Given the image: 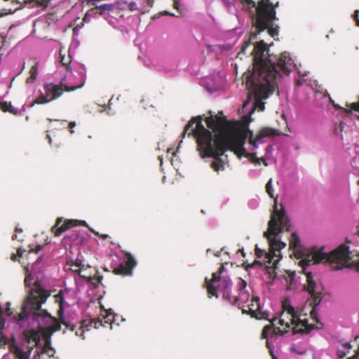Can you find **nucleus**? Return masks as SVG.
I'll return each instance as SVG.
<instances>
[{
  "label": "nucleus",
  "mask_w": 359,
  "mask_h": 359,
  "mask_svg": "<svg viewBox=\"0 0 359 359\" xmlns=\"http://www.w3.org/2000/svg\"><path fill=\"white\" fill-rule=\"evenodd\" d=\"M348 359H359V351L352 357L348 358Z\"/></svg>",
  "instance_id": "obj_31"
},
{
  "label": "nucleus",
  "mask_w": 359,
  "mask_h": 359,
  "mask_svg": "<svg viewBox=\"0 0 359 359\" xmlns=\"http://www.w3.org/2000/svg\"><path fill=\"white\" fill-rule=\"evenodd\" d=\"M214 255L215 257H219L220 256V252H217L214 253Z\"/></svg>",
  "instance_id": "obj_35"
},
{
  "label": "nucleus",
  "mask_w": 359,
  "mask_h": 359,
  "mask_svg": "<svg viewBox=\"0 0 359 359\" xmlns=\"http://www.w3.org/2000/svg\"><path fill=\"white\" fill-rule=\"evenodd\" d=\"M358 17H359V11L357 10V11H355V13H354V18H355V20L356 21L357 26H359V18H358Z\"/></svg>",
  "instance_id": "obj_28"
},
{
  "label": "nucleus",
  "mask_w": 359,
  "mask_h": 359,
  "mask_svg": "<svg viewBox=\"0 0 359 359\" xmlns=\"http://www.w3.org/2000/svg\"><path fill=\"white\" fill-rule=\"evenodd\" d=\"M72 267V270L74 272L78 273L81 278H85L90 281V276L87 274V269H83V266H81V262L79 259H76L75 264H73Z\"/></svg>",
  "instance_id": "obj_16"
},
{
  "label": "nucleus",
  "mask_w": 359,
  "mask_h": 359,
  "mask_svg": "<svg viewBox=\"0 0 359 359\" xmlns=\"http://www.w3.org/2000/svg\"><path fill=\"white\" fill-rule=\"evenodd\" d=\"M54 297H55V302L60 306L59 313H60L64 312L65 309L69 306V291L67 290H60L58 292V294L55 295ZM60 318L62 320V322L64 324H65L63 322L62 318L60 314Z\"/></svg>",
  "instance_id": "obj_13"
},
{
  "label": "nucleus",
  "mask_w": 359,
  "mask_h": 359,
  "mask_svg": "<svg viewBox=\"0 0 359 359\" xmlns=\"http://www.w3.org/2000/svg\"><path fill=\"white\" fill-rule=\"evenodd\" d=\"M76 126V122L74 121H71L69 123V131L71 133H74V128Z\"/></svg>",
  "instance_id": "obj_27"
},
{
  "label": "nucleus",
  "mask_w": 359,
  "mask_h": 359,
  "mask_svg": "<svg viewBox=\"0 0 359 359\" xmlns=\"http://www.w3.org/2000/svg\"><path fill=\"white\" fill-rule=\"evenodd\" d=\"M62 90L58 86L53 83H46L43 89L39 91V96L36 99L34 104H46L50 102L62 95Z\"/></svg>",
  "instance_id": "obj_10"
},
{
  "label": "nucleus",
  "mask_w": 359,
  "mask_h": 359,
  "mask_svg": "<svg viewBox=\"0 0 359 359\" xmlns=\"http://www.w3.org/2000/svg\"><path fill=\"white\" fill-rule=\"evenodd\" d=\"M257 37V33L251 32L250 38L243 45L241 50L238 52V55H240L242 53H245L246 49L252 44V41L255 40Z\"/></svg>",
  "instance_id": "obj_18"
},
{
  "label": "nucleus",
  "mask_w": 359,
  "mask_h": 359,
  "mask_svg": "<svg viewBox=\"0 0 359 359\" xmlns=\"http://www.w3.org/2000/svg\"><path fill=\"white\" fill-rule=\"evenodd\" d=\"M346 107H348L346 109V111H359V102H353L351 104H346Z\"/></svg>",
  "instance_id": "obj_22"
},
{
  "label": "nucleus",
  "mask_w": 359,
  "mask_h": 359,
  "mask_svg": "<svg viewBox=\"0 0 359 359\" xmlns=\"http://www.w3.org/2000/svg\"><path fill=\"white\" fill-rule=\"evenodd\" d=\"M23 252L24 250H22L21 248H18L17 251V255L19 257H22Z\"/></svg>",
  "instance_id": "obj_32"
},
{
  "label": "nucleus",
  "mask_w": 359,
  "mask_h": 359,
  "mask_svg": "<svg viewBox=\"0 0 359 359\" xmlns=\"http://www.w3.org/2000/svg\"><path fill=\"white\" fill-rule=\"evenodd\" d=\"M96 9L101 11L100 14H102L104 11H111L114 8V6L111 4H104L95 7Z\"/></svg>",
  "instance_id": "obj_21"
},
{
  "label": "nucleus",
  "mask_w": 359,
  "mask_h": 359,
  "mask_svg": "<svg viewBox=\"0 0 359 359\" xmlns=\"http://www.w3.org/2000/svg\"><path fill=\"white\" fill-rule=\"evenodd\" d=\"M205 123L215 133L214 136L202 124L201 116L193 118L186 125L182 136L184 137L187 134L196 138L201 157L214 159L210 166L215 172L224 170V165L228 162L227 155L224 153L227 151H232L239 159L243 156L250 158L256 165L262 162L267 166L276 163V158L272 154L273 148L271 145L266 147L265 155L261 158L256 156L255 151L266 142V139L278 135V130L266 127L256 134L250 130L241 131L231 128L224 117L212 114L205 118Z\"/></svg>",
  "instance_id": "obj_1"
},
{
  "label": "nucleus",
  "mask_w": 359,
  "mask_h": 359,
  "mask_svg": "<svg viewBox=\"0 0 359 359\" xmlns=\"http://www.w3.org/2000/svg\"><path fill=\"white\" fill-rule=\"evenodd\" d=\"M161 15H172V16H175V14L171 13H170V12H168V11H163V12H162V13H161Z\"/></svg>",
  "instance_id": "obj_33"
},
{
  "label": "nucleus",
  "mask_w": 359,
  "mask_h": 359,
  "mask_svg": "<svg viewBox=\"0 0 359 359\" xmlns=\"http://www.w3.org/2000/svg\"><path fill=\"white\" fill-rule=\"evenodd\" d=\"M16 257V255H13V259L15 260Z\"/></svg>",
  "instance_id": "obj_37"
},
{
  "label": "nucleus",
  "mask_w": 359,
  "mask_h": 359,
  "mask_svg": "<svg viewBox=\"0 0 359 359\" xmlns=\"http://www.w3.org/2000/svg\"><path fill=\"white\" fill-rule=\"evenodd\" d=\"M264 41L257 43L253 48L254 67L252 72L245 74V86L248 90L247 101L243 104L240 114L244 124L252 121L251 116L255 110L264 109V102L277 87L279 71L289 74L296 67L289 53H283L278 58L267 55Z\"/></svg>",
  "instance_id": "obj_3"
},
{
  "label": "nucleus",
  "mask_w": 359,
  "mask_h": 359,
  "mask_svg": "<svg viewBox=\"0 0 359 359\" xmlns=\"http://www.w3.org/2000/svg\"><path fill=\"white\" fill-rule=\"evenodd\" d=\"M273 20H272V21L271 22V23L269 24V25L267 27H266L264 29H268V32H269V34L271 36H273H273H277V35H278V30H277L276 29H275V28H272V27H271V26H272V22H273Z\"/></svg>",
  "instance_id": "obj_23"
},
{
  "label": "nucleus",
  "mask_w": 359,
  "mask_h": 359,
  "mask_svg": "<svg viewBox=\"0 0 359 359\" xmlns=\"http://www.w3.org/2000/svg\"><path fill=\"white\" fill-rule=\"evenodd\" d=\"M8 111L15 115L18 114V110L17 109H15V107H13V106H12V108L9 109Z\"/></svg>",
  "instance_id": "obj_30"
},
{
  "label": "nucleus",
  "mask_w": 359,
  "mask_h": 359,
  "mask_svg": "<svg viewBox=\"0 0 359 359\" xmlns=\"http://www.w3.org/2000/svg\"><path fill=\"white\" fill-rule=\"evenodd\" d=\"M290 249L292 250L294 256L299 259V265L304 273L306 281L305 288L316 300L318 298L319 292L317 291V285L312 273L307 271V267L311 264L334 262L343 267L359 271L358 255L351 252L349 247L346 245L339 246L330 254L323 252V250L310 251L303 248L298 235L292 233L290 240Z\"/></svg>",
  "instance_id": "obj_4"
},
{
  "label": "nucleus",
  "mask_w": 359,
  "mask_h": 359,
  "mask_svg": "<svg viewBox=\"0 0 359 359\" xmlns=\"http://www.w3.org/2000/svg\"><path fill=\"white\" fill-rule=\"evenodd\" d=\"M238 294L234 296L231 304L236 305L243 313H249L257 319H265L270 322L262 331V337L266 339V346L272 356L273 354L272 341L278 334L283 335L287 332L308 333L314 327V323L318 322L316 312L311 304L297 308L291 305L288 300L283 303V311L278 317L270 318L271 313L263 311L258 297L251 295L246 289L247 283L239 278L237 282Z\"/></svg>",
  "instance_id": "obj_2"
},
{
  "label": "nucleus",
  "mask_w": 359,
  "mask_h": 359,
  "mask_svg": "<svg viewBox=\"0 0 359 359\" xmlns=\"http://www.w3.org/2000/svg\"><path fill=\"white\" fill-rule=\"evenodd\" d=\"M100 313V316L97 318H92L88 324H85V323L82 325L81 327L79 328L78 331H76V334L77 336L82 337L84 339V330H83V327H91L95 329L99 328L100 326L106 327L107 325L110 326V329L112 328V323H114V319L115 316L111 311V309L106 310L103 309Z\"/></svg>",
  "instance_id": "obj_9"
},
{
  "label": "nucleus",
  "mask_w": 359,
  "mask_h": 359,
  "mask_svg": "<svg viewBox=\"0 0 359 359\" xmlns=\"http://www.w3.org/2000/svg\"><path fill=\"white\" fill-rule=\"evenodd\" d=\"M130 11H135L138 10V6L135 2H130L128 5Z\"/></svg>",
  "instance_id": "obj_26"
},
{
  "label": "nucleus",
  "mask_w": 359,
  "mask_h": 359,
  "mask_svg": "<svg viewBox=\"0 0 359 359\" xmlns=\"http://www.w3.org/2000/svg\"><path fill=\"white\" fill-rule=\"evenodd\" d=\"M210 252V250H207V253L208 254Z\"/></svg>",
  "instance_id": "obj_38"
},
{
  "label": "nucleus",
  "mask_w": 359,
  "mask_h": 359,
  "mask_svg": "<svg viewBox=\"0 0 359 359\" xmlns=\"http://www.w3.org/2000/svg\"><path fill=\"white\" fill-rule=\"evenodd\" d=\"M42 352L47 354L50 357H53L55 353V350L51 346L50 343L48 340L46 341V343L43 347Z\"/></svg>",
  "instance_id": "obj_20"
},
{
  "label": "nucleus",
  "mask_w": 359,
  "mask_h": 359,
  "mask_svg": "<svg viewBox=\"0 0 359 359\" xmlns=\"http://www.w3.org/2000/svg\"><path fill=\"white\" fill-rule=\"evenodd\" d=\"M222 86V79L219 76H217L216 78V83L215 84H212L210 82H208L206 85V89L210 93H214L219 89H221Z\"/></svg>",
  "instance_id": "obj_17"
},
{
  "label": "nucleus",
  "mask_w": 359,
  "mask_h": 359,
  "mask_svg": "<svg viewBox=\"0 0 359 359\" xmlns=\"http://www.w3.org/2000/svg\"><path fill=\"white\" fill-rule=\"evenodd\" d=\"M136 265L137 262L134 257L130 253L126 252L123 262L115 271L117 273L123 276H131L133 274V269Z\"/></svg>",
  "instance_id": "obj_11"
},
{
  "label": "nucleus",
  "mask_w": 359,
  "mask_h": 359,
  "mask_svg": "<svg viewBox=\"0 0 359 359\" xmlns=\"http://www.w3.org/2000/svg\"><path fill=\"white\" fill-rule=\"evenodd\" d=\"M173 6L175 9L180 11V13H182L183 9L179 0H173Z\"/></svg>",
  "instance_id": "obj_24"
},
{
  "label": "nucleus",
  "mask_w": 359,
  "mask_h": 359,
  "mask_svg": "<svg viewBox=\"0 0 359 359\" xmlns=\"http://www.w3.org/2000/svg\"><path fill=\"white\" fill-rule=\"evenodd\" d=\"M1 108L4 111H8L10 108H12L11 103L4 102L1 104Z\"/></svg>",
  "instance_id": "obj_25"
},
{
  "label": "nucleus",
  "mask_w": 359,
  "mask_h": 359,
  "mask_svg": "<svg viewBox=\"0 0 359 359\" xmlns=\"http://www.w3.org/2000/svg\"><path fill=\"white\" fill-rule=\"evenodd\" d=\"M41 245H38V246H36L35 250H34L32 248L30 249V250L29 251V254L31 253V252H33L37 253L38 252H39L41 250Z\"/></svg>",
  "instance_id": "obj_29"
},
{
  "label": "nucleus",
  "mask_w": 359,
  "mask_h": 359,
  "mask_svg": "<svg viewBox=\"0 0 359 359\" xmlns=\"http://www.w3.org/2000/svg\"><path fill=\"white\" fill-rule=\"evenodd\" d=\"M205 286L210 297H222L232 303L234 296H231L232 283L222 264L217 272L213 273L210 279L205 278Z\"/></svg>",
  "instance_id": "obj_7"
},
{
  "label": "nucleus",
  "mask_w": 359,
  "mask_h": 359,
  "mask_svg": "<svg viewBox=\"0 0 359 359\" xmlns=\"http://www.w3.org/2000/svg\"><path fill=\"white\" fill-rule=\"evenodd\" d=\"M86 70L84 65L76 64L69 69L61 80V86L67 91H72L81 88L85 84Z\"/></svg>",
  "instance_id": "obj_8"
},
{
  "label": "nucleus",
  "mask_w": 359,
  "mask_h": 359,
  "mask_svg": "<svg viewBox=\"0 0 359 359\" xmlns=\"http://www.w3.org/2000/svg\"><path fill=\"white\" fill-rule=\"evenodd\" d=\"M240 251L243 254V250H240Z\"/></svg>",
  "instance_id": "obj_39"
},
{
  "label": "nucleus",
  "mask_w": 359,
  "mask_h": 359,
  "mask_svg": "<svg viewBox=\"0 0 359 359\" xmlns=\"http://www.w3.org/2000/svg\"><path fill=\"white\" fill-rule=\"evenodd\" d=\"M15 231H20L22 232V229H19L18 227L15 229Z\"/></svg>",
  "instance_id": "obj_36"
},
{
  "label": "nucleus",
  "mask_w": 359,
  "mask_h": 359,
  "mask_svg": "<svg viewBox=\"0 0 359 359\" xmlns=\"http://www.w3.org/2000/svg\"><path fill=\"white\" fill-rule=\"evenodd\" d=\"M30 76L27 79V83H32L36 80L38 75V63H36L30 69Z\"/></svg>",
  "instance_id": "obj_19"
},
{
  "label": "nucleus",
  "mask_w": 359,
  "mask_h": 359,
  "mask_svg": "<svg viewBox=\"0 0 359 359\" xmlns=\"http://www.w3.org/2000/svg\"><path fill=\"white\" fill-rule=\"evenodd\" d=\"M62 218H57L55 225L52 228V231L54 232L56 236H60L65 231L72 226H77L79 224L82 226H86V223L85 221L70 219L67 220V222H65V224L59 226V224L62 222Z\"/></svg>",
  "instance_id": "obj_12"
},
{
  "label": "nucleus",
  "mask_w": 359,
  "mask_h": 359,
  "mask_svg": "<svg viewBox=\"0 0 359 359\" xmlns=\"http://www.w3.org/2000/svg\"><path fill=\"white\" fill-rule=\"evenodd\" d=\"M251 15L257 32L264 31L276 19V11L270 0H260L257 4L252 0H236Z\"/></svg>",
  "instance_id": "obj_6"
},
{
  "label": "nucleus",
  "mask_w": 359,
  "mask_h": 359,
  "mask_svg": "<svg viewBox=\"0 0 359 359\" xmlns=\"http://www.w3.org/2000/svg\"><path fill=\"white\" fill-rule=\"evenodd\" d=\"M352 346L348 341H339L337 347V355L339 358H344L351 349Z\"/></svg>",
  "instance_id": "obj_15"
},
{
  "label": "nucleus",
  "mask_w": 359,
  "mask_h": 359,
  "mask_svg": "<svg viewBox=\"0 0 359 359\" xmlns=\"http://www.w3.org/2000/svg\"><path fill=\"white\" fill-rule=\"evenodd\" d=\"M266 190L269 196L274 198L273 210L268 224V229L264 232V236L269 242V251L266 252L257 246L255 250L257 257L264 256L269 264L276 265L282 258L281 250L286 247V243L281 241V233L285 230L290 231V224L284 210L278 208L277 198L273 195L271 179L267 182Z\"/></svg>",
  "instance_id": "obj_5"
},
{
  "label": "nucleus",
  "mask_w": 359,
  "mask_h": 359,
  "mask_svg": "<svg viewBox=\"0 0 359 359\" xmlns=\"http://www.w3.org/2000/svg\"><path fill=\"white\" fill-rule=\"evenodd\" d=\"M12 238L13 240L18 239V235L16 233L13 234Z\"/></svg>",
  "instance_id": "obj_34"
},
{
  "label": "nucleus",
  "mask_w": 359,
  "mask_h": 359,
  "mask_svg": "<svg viewBox=\"0 0 359 359\" xmlns=\"http://www.w3.org/2000/svg\"><path fill=\"white\" fill-rule=\"evenodd\" d=\"M309 344L306 340L293 343L290 347L292 353L297 355H304L309 349Z\"/></svg>",
  "instance_id": "obj_14"
}]
</instances>
